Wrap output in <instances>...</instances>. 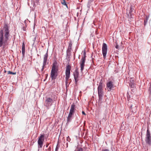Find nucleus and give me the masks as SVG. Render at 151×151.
Segmentation results:
<instances>
[{
	"mask_svg": "<svg viewBox=\"0 0 151 151\" xmlns=\"http://www.w3.org/2000/svg\"><path fill=\"white\" fill-rule=\"evenodd\" d=\"M61 3L63 5L66 6V7L68 8V6L66 4L65 0H61Z\"/></svg>",
	"mask_w": 151,
	"mask_h": 151,
	"instance_id": "nucleus-20",
	"label": "nucleus"
},
{
	"mask_svg": "<svg viewBox=\"0 0 151 151\" xmlns=\"http://www.w3.org/2000/svg\"><path fill=\"white\" fill-rule=\"evenodd\" d=\"M22 52L23 55V56H24V55L25 52V45L24 42H23V43H22Z\"/></svg>",
	"mask_w": 151,
	"mask_h": 151,
	"instance_id": "nucleus-17",
	"label": "nucleus"
},
{
	"mask_svg": "<svg viewBox=\"0 0 151 151\" xmlns=\"http://www.w3.org/2000/svg\"><path fill=\"white\" fill-rule=\"evenodd\" d=\"M72 44L71 43L69 44V45L68 47V49L67 50V52H70L71 50Z\"/></svg>",
	"mask_w": 151,
	"mask_h": 151,
	"instance_id": "nucleus-19",
	"label": "nucleus"
},
{
	"mask_svg": "<svg viewBox=\"0 0 151 151\" xmlns=\"http://www.w3.org/2000/svg\"><path fill=\"white\" fill-rule=\"evenodd\" d=\"M134 10V9L132 8L131 7H130V10H129V14H128L127 16L130 18H132V13Z\"/></svg>",
	"mask_w": 151,
	"mask_h": 151,
	"instance_id": "nucleus-15",
	"label": "nucleus"
},
{
	"mask_svg": "<svg viewBox=\"0 0 151 151\" xmlns=\"http://www.w3.org/2000/svg\"><path fill=\"white\" fill-rule=\"evenodd\" d=\"M8 74L15 75L16 74V72H13L11 71H8Z\"/></svg>",
	"mask_w": 151,
	"mask_h": 151,
	"instance_id": "nucleus-22",
	"label": "nucleus"
},
{
	"mask_svg": "<svg viewBox=\"0 0 151 151\" xmlns=\"http://www.w3.org/2000/svg\"><path fill=\"white\" fill-rule=\"evenodd\" d=\"M115 47L116 49H118L119 47V45H116L115 46Z\"/></svg>",
	"mask_w": 151,
	"mask_h": 151,
	"instance_id": "nucleus-32",
	"label": "nucleus"
},
{
	"mask_svg": "<svg viewBox=\"0 0 151 151\" xmlns=\"http://www.w3.org/2000/svg\"><path fill=\"white\" fill-rule=\"evenodd\" d=\"M51 148L50 146H49L48 148L46 150L47 151H51Z\"/></svg>",
	"mask_w": 151,
	"mask_h": 151,
	"instance_id": "nucleus-25",
	"label": "nucleus"
},
{
	"mask_svg": "<svg viewBox=\"0 0 151 151\" xmlns=\"http://www.w3.org/2000/svg\"><path fill=\"white\" fill-rule=\"evenodd\" d=\"M149 17L146 16L144 19V24L145 25L147 22L148 20L149 19Z\"/></svg>",
	"mask_w": 151,
	"mask_h": 151,
	"instance_id": "nucleus-18",
	"label": "nucleus"
},
{
	"mask_svg": "<svg viewBox=\"0 0 151 151\" xmlns=\"http://www.w3.org/2000/svg\"><path fill=\"white\" fill-rule=\"evenodd\" d=\"M57 73L51 71L50 77L52 80L55 79L57 76Z\"/></svg>",
	"mask_w": 151,
	"mask_h": 151,
	"instance_id": "nucleus-14",
	"label": "nucleus"
},
{
	"mask_svg": "<svg viewBox=\"0 0 151 151\" xmlns=\"http://www.w3.org/2000/svg\"><path fill=\"white\" fill-rule=\"evenodd\" d=\"M86 53L84 51L83 53V55L82 56V58L80 63L81 67V70L82 72L85 66V63L86 60Z\"/></svg>",
	"mask_w": 151,
	"mask_h": 151,
	"instance_id": "nucleus-5",
	"label": "nucleus"
},
{
	"mask_svg": "<svg viewBox=\"0 0 151 151\" xmlns=\"http://www.w3.org/2000/svg\"><path fill=\"white\" fill-rule=\"evenodd\" d=\"M73 75L75 83L76 84L78 81V78L79 77V74L78 72L76 71L74 73Z\"/></svg>",
	"mask_w": 151,
	"mask_h": 151,
	"instance_id": "nucleus-12",
	"label": "nucleus"
},
{
	"mask_svg": "<svg viewBox=\"0 0 151 151\" xmlns=\"http://www.w3.org/2000/svg\"><path fill=\"white\" fill-rule=\"evenodd\" d=\"M107 87L108 91H110L113 88V82L111 81L109 82L106 84Z\"/></svg>",
	"mask_w": 151,
	"mask_h": 151,
	"instance_id": "nucleus-11",
	"label": "nucleus"
},
{
	"mask_svg": "<svg viewBox=\"0 0 151 151\" xmlns=\"http://www.w3.org/2000/svg\"><path fill=\"white\" fill-rule=\"evenodd\" d=\"M53 100L50 97H46L44 103V106H46L47 109H49L50 107L52 104Z\"/></svg>",
	"mask_w": 151,
	"mask_h": 151,
	"instance_id": "nucleus-4",
	"label": "nucleus"
},
{
	"mask_svg": "<svg viewBox=\"0 0 151 151\" xmlns=\"http://www.w3.org/2000/svg\"><path fill=\"white\" fill-rule=\"evenodd\" d=\"M130 82H131V83H130V84H132L133 85V83L134 82V80L133 78H130Z\"/></svg>",
	"mask_w": 151,
	"mask_h": 151,
	"instance_id": "nucleus-21",
	"label": "nucleus"
},
{
	"mask_svg": "<svg viewBox=\"0 0 151 151\" xmlns=\"http://www.w3.org/2000/svg\"><path fill=\"white\" fill-rule=\"evenodd\" d=\"M75 151H83V149L82 148H80L78 149H76Z\"/></svg>",
	"mask_w": 151,
	"mask_h": 151,
	"instance_id": "nucleus-24",
	"label": "nucleus"
},
{
	"mask_svg": "<svg viewBox=\"0 0 151 151\" xmlns=\"http://www.w3.org/2000/svg\"><path fill=\"white\" fill-rule=\"evenodd\" d=\"M101 151H109V150L107 149H103Z\"/></svg>",
	"mask_w": 151,
	"mask_h": 151,
	"instance_id": "nucleus-28",
	"label": "nucleus"
},
{
	"mask_svg": "<svg viewBox=\"0 0 151 151\" xmlns=\"http://www.w3.org/2000/svg\"><path fill=\"white\" fill-rule=\"evenodd\" d=\"M57 63L55 62L52 64V67L51 70V72L57 73L58 70V67L57 65Z\"/></svg>",
	"mask_w": 151,
	"mask_h": 151,
	"instance_id": "nucleus-10",
	"label": "nucleus"
},
{
	"mask_svg": "<svg viewBox=\"0 0 151 151\" xmlns=\"http://www.w3.org/2000/svg\"><path fill=\"white\" fill-rule=\"evenodd\" d=\"M107 47L106 44L105 43L103 44L102 47V52L103 56L104 58L105 59L106 57V55L107 53Z\"/></svg>",
	"mask_w": 151,
	"mask_h": 151,
	"instance_id": "nucleus-9",
	"label": "nucleus"
},
{
	"mask_svg": "<svg viewBox=\"0 0 151 151\" xmlns=\"http://www.w3.org/2000/svg\"><path fill=\"white\" fill-rule=\"evenodd\" d=\"M131 86L132 87V85H131Z\"/></svg>",
	"mask_w": 151,
	"mask_h": 151,
	"instance_id": "nucleus-35",
	"label": "nucleus"
},
{
	"mask_svg": "<svg viewBox=\"0 0 151 151\" xmlns=\"http://www.w3.org/2000/svg\"><path fill=\"white\" fill-rule=\"evenodd\" d=\"M67 141H68V142H70V138H69V136H68V137H67Z\"/></svg>",
	"mask_w": 151,
	"mask_h": 151,
	"instance_id": "nucleus-27",
	"label": "nucleus"
},
{
	"mask_svg": "<svg viewBox=\"0 0 151 151\" xmlns=\"http://www.w3.org/2000/svg\"><path fill=\"white\" fill-rule=\"evenodd\" d=\"M93 0H89L88 1L89 4H91V2H92Z\"/></svg>",
	"mask_w": 151,
	"mask_h": 151,
	"instance_id": "nucleus-30",
	"label": "nucleus"
},
{
	"mask_svg": "<svg viewBox=\"0 0 151 151\" xmlns=\"http://www.w3.org/2000/svg\"><path fill=\"white\" fill-rule=\"evenodd\" d=\"M44 139V134H41L40 136L39 137L37 141L39 148H41L42 147Z\"/></svg>",
	"mask_w": 151,
	"mask_h": 151,
	"instance_id": "nucleus-7",
	"label": "nucleus"
},
{
	"mask_svg": "<svg viewBox=\"0 0 151 151\" xmlns=\"http://www.w3.org/2000/svg\"><path fill=\"white\" fill-rule=\"evenodd\" d=\"M47 57H48V54H47V53L45 54V55H44V56L43 63H44V65H46Z\"/></svg>",
	"mask_w": 151,
	"mask_h": 151,
	"instance_id": "nucleus-16",
	"label": "nucleus"
},
{
	"mask_svg": "<svg viewBox=\"0 0 151 151\" xmlns=\"http://www.w3.org/2000/svg\"><path fill=\"white\" fill-rule=\"evenodd\" d=\"M9 26L7 24H5L3 29L0 31V47L3 46L5 48L8 45V41L9 37Z\"/></svg>",
	"mask_w": 151,
	"mask_h": 151,
	"instance_id": "nucleus-1",
	"label": "nucleus"
},
{
	"mask_svg": "<svg viewBox=\"0 0 151 151\" xmlns=\"http://www.w3.org/2000/svg\"><path fill=\"white\" fill-rule=\"evenodd\" d=\"M71 69V67L69 65H68L66 67L65 70V79L66 83L68 79L69 78L70 74V70Z\"/></svg>",
	"mask_w": 151,
	"mask_h": 151,
	"instance_id": "nucleus-8",
	"label": "nucleus"
},
{
	"mask_svg": "<svg viewBox=\"0 0 151 151\" xmlns=\"http://www.w3.org/2000/svg\"><path fill=\"white\" fill-rule=\"evenodd\" d=\"M102 88V83L101 81L99 83V86L98 87V92L99 97V99L100 101L101 100L102 97L104 94Z\"/></svg>",
	"mask_w": 151,
	"mask_h": 151,
	"instance_id": "nucleus-3",
	"label": "nucleus"
},
{
	"mask_svg": "<svg viewBox=\"0 0 151 151\" xmlns=\"http://www.w3.org/2000/svg\"><path fill=\"white\" fill-rule=\"evenodd\" d=\"M5 72H6V71L5 70Z\"/></svg>",
	"mask_w": 151,
	"mask_h": 151,
	"instance_id": "nucleus-34",
	"label": "nucleus"
},
{
	"mask_svg": "<svg viewBox=\"0 0 151 151\" xmlns=\"http://www.w3.org/2000/svg\"><path fill=\"white\" fill-rule=\"evenodd\" d=\"M75 106L76 105L74 104H73L71 105L70 112L67 117L68 123L70 122L71 121L72 116L74 114L75 112Z\"/></svg>",
	"mask_w": 151,
	"mask_h": 151,
	"instance_id": "nucleus-2",
	"label": "nucleus"
},
{
	"mask_svg": "<svg viewBox=\"0 0 151 151\" xmlns=\"http://www.w3.org/2000/svg\"><path fill=\"white\" fill-rule=\"evenodd\" d=\"M47 76H46V78L47 77Z\"/></svg>",
	"mask_w": 151,
	"mask_h": 151,
	"instance_id": "nucleus-33",
	"label": "nucleus"
},
{
	"mask_svg": "<svg viewBox=\"0 0 151 151\" xmlns=\"http://www.w3.org/2000/svg\"><path fill=\"white\" fill-rule=\"evenodd\" d=\"M131 110L133 113H135L137 111V106L134 105L132 104L130 106Z\"/></svg>",
	"mask_w": 151,
	"mask_h": 151,
	"instance_id": "nucleus-13",
	"label": "nucleus"
},
{
	"mask_svg": "<svg viewBox=\"0 0 151 151\" xmlns=\"http://www.w3.org/2000/svg\"><path fill=\"white\" fill-rule=\"evenodd\" d=\"M59 149V147L57 145L56 147V148H55V151H58V150Z\"/></svg>",
	"mask_w": 151,
	"mask_h": 151,
	"instance_id": "nucleus-26",
	"label": "nucleus"
},
{
	"mask_svg": "<svg viewBox=\"0 0 151 151\" xmlns=\"http://www.w3.org/2000/svg\"><path fill=\"white\" fill-rule=\"evenodd\" d=\"M145 141L146 143L148 145H151V136L150 133L148 129H147V130Z\"/></svg>",
	"mask_w": 151,
	"mask_h": 151,
	"instance_id": "nucleus-6",
	"label": "nucleus"
},
{
	"mask_svg": "<svg viewBox=\"0 0 151 151\" xmlns=\"http://www.w3.org/2000/svg\"><path fill=\"white\" fill-rule=\"evenodd\" d=\"M46 65H44V63H43V66H42V68L41 70V72L43 73V70L44 69V67Z\"/></svg>",
	"mask_w": 151,
	"mask_h": 151,
	"instance_id": "nucleus-23",
	"label": "nucleus"
},
{
	"mask_svg": "<svg viewBox=\"0 0 151 151\" xmlns=\"http://www.w3.org/2000/svg\"><path fill=\"white\" fill-rule=\"evenodd\" d=\"M49 145V143H48L47 142L46 145V148L47 147H48V145Z\"/></svg>",
	"mask_w": 151,
	"mask_h": 151,
	"instance_id": "nucleus-29",
	"label": "nucleus"
},
{
	"mask_svg": "<svg viewBox=\"0 0 151 151\" xmlns=\"http://www.w3.org/2000/svg\"><path fill=\"white\" fill-rule=\"evenodd\" d=\"M82 113L83 114L85 115H86V114L83 111H82Z\"/></svg>",
	"mask_w": 151,
	"mask_h": 151,
	"instance_id": "nucleus-31",
	"label": "nucleus"
}]
</instances>
